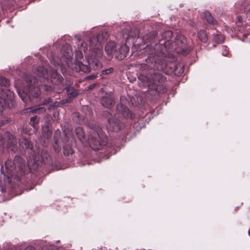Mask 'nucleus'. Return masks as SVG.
Returning <instances> with one entry per match:
<instances>
[{
	"label": "nucleus",
	"mask_w": 250,
	"mask_h": 250,
	"mask_svg": "<svg viewBox=\"0 0 250 250\" xmlns=\"http://www.w3.org/2000/svg\"><path fill=\"white\" fill-rule=\"evenodd\" d=\"M103 36L99 34L97 36H92L89 39V50L91 51V56L88 59V65L78 62L76 65L77 71L88 73L91 69L99 70L102 68V63L98 60L103 55Z\"/></svg>",
	"instance_id": "3"
},
{
	"label": "nucleus",
	"mask_w": 250,
	"mask_h": 250,
	"mask_svg": "<svg viewBox=\"0 0 250 250\" xmlns=\"http://www.w3.org/2000/svg\"><path fill=\"white\" fill-rule=\"evenodd\" d=\"M40 149L35 146V149L32 155H29V161L28 164L25 160L20 156H16L12 161L7 160L5 162L4 167H1V172L8 179L11 178L15 174L22 176L28 173L30 165H33L35 168L38 167L39 163H45L50 158L48 151L42 149L41 154Z\"/></svg>",
	"instance_id": "2"
},
{
	"label": "nucleus",
	"mask_w": 250,
	"mask_h": 250,
	"mask_svg": "<svg viewBox=\"0 0 250 250\" xmlns=\"http://www.w3.org/2000/svg\"><path fill=\"white\" fill-rule=\"evenodd\" d=\"M0 96V106L3 108L13 106L14 93L10 90L1 89Z\"/></svg>",
	"instance_id": "8"
},
{
	"label": "nucleus",
	"mask_w": 250,
	"mask_h": 250,
	"mask_svg": "<svg viewBox=\"0 0 250 250\" xmlns=\"http://www.w3.org/2000/svg\"><path fill=\"white\" fill-rule=\"evenodd\" d=\"M84 108L87 109V108H88V107L87 106H84Z\"/></svg>",
	"instance_id": "47"
},
{
	"label": "nucleus",
	"mask_w": 250,
	"mask_h": 250,
	"mask_svg": "<svg viewBox=\"0 0 250 250\" xmlns=\"http://www.w3.org/2000/svg\"><path fill=\"white\" fill-rule=\"evenodd\" d=\"M172 61H174V60H175V58H172Z\"/></svg>",
	"instance_id": "46"
},
{
	"label": "nucleus",
	"mask_w": 250,
	"mask_h": 250,
	"mask_svg": "<svg viewBox=\"0 0 250 250\" xmlns=\"http://www.w3.org/2000/svg\"><path fill=\"white\" fill-rule=\"evenodd\" d=\"M124 126V124L120 120L116 118H111L108 119V125L107 128L110 131L117 132Z\"/></svg>",
	"instance_id": "11"
},
{
	"label": "nucleus",
	"mask_w": 250,
	"mask_h": 250,
	"mask_svg": "<svg viewBox=\"0 0 250 250\" xmlns=\"http://www.w3.org/2000/svg\"><path fill=\"white\" fill-rule=\"evenodd\" d=\"M186 37L182 34H178L175 39V41L172 42L170 47H175V50L177 48L183 49L186 46Z\"/></svg>",
	"instance_id": "13"
},
{
	"label": "nucleus",
	"mask_w": 250,
	"mask_h": 250,
	"mask_svg": "<svg viewBox=\"0 0 250 250\" xmlns=\"http://www.w3.org/2000/svg\"><path fill=\"white\" fill-rule=\"evenodd\" d=\"M26 250H35V248L33 247L27 248Z\"/></svg>",
	"instance_id": "40"
},
{
	"label": "nucleus",
	"mask_w": 250,
	"mask_h": 250,
	"mask_svg": "<svg viewBox=\"0 0 250 250\" xmlns=\"http://www.w3.org/2000/svg\"><path fill=\"white\" fill-rule=\"evenodd\" d=\"M7 139V143L6 148L11 151L15 152L17 150V141L16 138L9 132H6L4 136L0 133V151L2 152L4 150L5 141Z\"/></svg>",
	"instance_id": "7"
},
{
	"label": "nucleus",
	"mask_w": 250,
	"mask_h": 250,
	"mask_svg": "<svg viewBox=\"0 0 250 250\" xmlns=\"http://www.w3.org/2000/svg\"><path fill=\"white\" fill-rule=\"evenodd\" d=\"M100 103L104 107L110 108L114 104V99L110 95L103 96L100 99Z\"/></svg>",
	"instance_id": "17"
},
{
	"label": "nucleus",
	"mask_w": 250,
	"mask_h": 250,
	"mask_svg": "<svg viewBox=\"0 0 250 250\" xmlns=\"http://www.w3.org/2000/svg\"><path fill=\"white\" fill-rule=\"evenodd\" d=\"M89 47V45L86 42H83L81 43V44H78V50L76 51V58L77 61L79 62V60H81L83 58V52L85 53L88 50V47Z\"/></svg>",
	"instance_id": "16"
},
{
	"label": "nucleus",
	"mask_w": 250,
	"mask_h": 250,
	"mask_svg": "<svg viewBox=\"0 0 250 250\" xmlns=\"http://www.w3.org/2000/svg\"><path fill=\"white\" fill-rule=\"evenodd\" d=\"M167 91V89L166 88H163V89H162V92L163 93H165Z\"/></svg>",
	"instance_id": "44"
},
{
	"label": "nucleus",
	"mask_w": 250,
	"mask_h": 250,
	"mask_svg": "<svg viewBox=\"0 0 250 250\" xmlns=\"http://www.w3.org/2000/svg\"><path fill=\"white\" fill-rule=\"evenodd\" d=\"M19 145L22 149L24 150L25 153H27L26 159L28 162L29 161V155L33 154L35 149V147H34L31 142L25 137H21L19 140Z\"/></svg>",
	"instance_id": "9"
},
{
	"label": "nucleus",
	"mask_w": 250,
	"mask_h": 250,
	"mask_svg": "<svg viewBox=\"0 0 250 250\" xmlns=\"http://www.w3.org/2000/svg\"><path fill=\"white\" fill-rule=\"evenodd\" d=\"M204 14L205 18L209 24L212 25H215L217 24V21L213 18L210 13L208 11L205 12Z\"/></svg>",
	"instance_id": "27"
},
{
	"label": "nucleus",
	"mask_w": 250,
	"mask_h": 250,
	"mask_svg": "<svg viewBox=\"0 0 250 250\" xmlns=\"http://www.w3.org/2000/svg\"><path fill=\"white\" fill-rule=\"evenodd\" d=\"M128 36L129 37H130L131 36L132 38H136V37H138V32H137L136 33H135L134 34V35H131V32L129 33L128 34Z\"/></svg>",
	"instance_id": "37"
},
{
	"label": "nucleus",
	"mask_w": 250,
	"mask_h": 250,
	"mask_svg": "<svg viewBox=\"0 0 250 250\" xmlns=\"http://www.w3.org/2000/svg\"><path fill=\"white\" fill-rule=\"evenodd\" d=\"M117 114H121L126 119L132 120L135 115L123 104H118L116 106Z\"/></svg>",
	"instance_id": "10"
},
{
	"label": "nucleus",
	"mask_w": 250,
	"mask_h": 250,
	"mask_svg": "<svg viewBox=\"0 0 250 250\" xmlns=\"http://www.w3.org/2000/svg\"><path fill=\"white\" fill-rule=\"evenodd\" d=\"M157 35L158 33L157 31H151L143 37V42H144V43H150L149 44H147L146 46L148 45H152V48H155V44L157 43H155V42L156 41Z\"/></svg>",
	"instance_id": "12"
},
{
	"label": "nucleus",
	"mask_w": 250,
	"mask_h": 250,
	"mask_svg": "<svg viewBox=\"0 0 250 250\" xmlns=\"http://www.w3.org/2000/svg\"><path fill=\"white\" fill-rule=\"evenodd\" d=\"M36 73L38 77L43 79L48 78V74L47 70L42 66L37 67Z\"/></svg>",
	"instance_id": "23"
},
{
	"label": "nucleus",
	"mask_w": 250,
	"mask_h": 250,
	"mask_svg": "<svg viewBox=\"0 0 250 250\" xmlns=\"http://www.w3.org/2000/svg\"><path fill=\"white\" fill-rule=\"evenodd\" d=\"M146 59V63L138 64V67L141 71L138 77L139 79L144 82L149 83H163L167 81V78L162 73L155 72L153 69L164 71L165 73H168L166 70L167 67L170 68V72L174 73L176 75H180L184 71V67L180 64H173V66H169L167 58H163L158 55V56L147 55Z\"/></svg>",
	"instance_id": "1"
},
{
	"label": "nucleus",
	"mask_w": 250,
	"mask_h": 250,
	"mask_svg": "<svg viewBox=\"0 0 250 250\" xmlns=\"http://www.w3.org/2000/svg\"><path fill=\"white\" fill-rule=\"evenodd\" d=\"M67 102H68V100H67V99L65 100V102H64V100H62V104H64V103H67Z\"/></svg>",
	"instance_id": "43"
},
{
	"label": "nucleus",
	"mask_w": 250,
	"mask_h": 250,
	"mask_svg": "<svg viewBox=\"0 0 250 250\" xmlns=\"http://www.w3.org/2000/svg\"><path fill=\"white\" fill-rule=\"evenodd\" d=\"M224 50L222 52V55L224 56H227L229 54V51L225 47H223Z\"/></svg>",
	"instance_id": "36"
},
{
	"label": "nucleus",
	"mask_w": 250,
	"mask_h": 250,
	"mask_svg": "<svg viewBox=\"0 0 250 250\" xmlns=\"http://www.w3.org/2000/svg\"><path fill=\"white\" fill-rule=\"evenodd\" d=\"M63 78L56 70H53L51 75V83L55 85H60L62 83Z\"/></svg>",
	"instance_id": "18"
},
{
	"label": "nucleus",
	"mask_w": 250,
	"mask_h": 250,
	"mask_svg": "<svg viewBox=\"0 0 250 250\" xmlns=\"http://www.w3.org/2000/svg\"><path fill=\"white\" fill-rule=\"evenodd\" d=\"M238 20H239V21H241V20H242V18H240V17H239V18H238Z\"/></svg>",
	"instance_id": "45"
},
{
	"label": "nucleus",
	"mask_w": 250,
	"mask_h": 250,
	"mask_svg": "<svg viewBox=\"0 0 250 250\" xmlns=\"http://www.w3.org/2000/svg\"><path fill=\"white\" fill-rule=\"evenodd\" d=\"M10 82L6 78L1 76L0 77V85L2 86H8L9 85Z\"/></svg>",
	"instance_id": "30"
},
{
	"label": "nucleus",
	"mask_w": 250,
	"mask_h": 250,
	"mask_svg": "<svg viewBox=\"0 0 250 250\" xmlns=\"http://www.w3.org/2000/svg\"><path fill=\"white\" fill-rule=\"evenodd\" d=\"M75 133L77 136L79 140L83 143L85 144L87 143V137L85 135V132L81 127H77L75 130Z\"/></svg>",
	"instance_id": "19"
},
{
	"label": "nucleus",
	"mask_w": 250,
	"mask_h": 250,
	"mask_svg": "<svg viewBox=\"0 0 250 250\" xmlns=\"http://www.w3.org/2000/svg\"><path fill=\"white\" fill-rule=\"evenodd\" d=\"M27 111L33 114H42L46 112V108L39 105H35L26 109Z\"/></svg>",
	"instance_id": "21"
},
{
	"label": "nucleus",
	"mask_w": 250,
	"mask_h": 250,
	"mask_svg": "<svg viewBox=\"0 0 250 250\" xmlns=\"http://www.w3.org/2000/svg\"><path fill=\"white\" fill-rule=\"evenodd\" d=\"M65 138H67L68 140L63 146V154L64 155L68 156L74 152L72 148V144L75 143V139L72 136L70 137L66 136Z\"/></svg>",
	"instance_id": "15"
},
{
	"label": "nucleus",
	"mask_w": 250,
	"mask_h": 250,
	"mask_svg": "<svg viewBox=\"0 0 250 250\" xmlns=\"http://www.w3.org/2000/svg\"><path fill=\"white\" fill-rule=\"evenodd\" d=\"M40 121V118L37 115H34L30 118L29 124L34 129L37 131L39 129V124Z\"/></svg>",
	"instance_id": "24"
},
{
	"label": "nucleus",
	"mask_w": 250,
	"mask_h": 250,
	"mask_svg": "<svg viewBox=\"0 0 250 250\" xmlns=\"http://www.w3.org/2000/svg\"><path fill=\"white\" fill-rule=\"evenodd\" d=\"M62 51L64 52L63 55L66 56L67 59H69L72 56V50L68 45L63 46L62 48Z\"/></svg>",
	"instance_id": "28"
},
{
	"label": "nucleus",
	"mask_w": 250,
	"mask_h": 250,
	"mask_svg": "<svg viewBox=\"0 0 250 250\" xmlns=\"http://www.w3.org/2000/svg\"><path fill=\"white\" fill-rule=\"evenodd\" d=\"M114 71L113 67H109L107 69L103 70L102 71V75H108L112 73Z\"/></svg>",
	"instance_id": "33"
},
{
	"label": "nucleus",
	"mask_w": 250,
	"mask_h": 250,
	"mask_svg": "<svg viewBox=\"0 0 250 250\" xmlns=\"http://www.w3.org/2000/svg\"><path fill=\"white\" fill-rule=\"evenodd\" d=\"M98 76L97 74H91V75H89V76L86 77L85 78V79L86 80H94L95 79H96V78H97Z\"/></svg>",
	"instance_id": "34"
},
{
	"label": "nucleus",
	"mask_w": 250,
	"mask_h": 250,
	"mask_svg": "<svg viewBox=\"0 0 250 250\" xmlns=\"http://www.w3.org/2000/svg\"><path fill=\"white\" fill-rule=\"evenodd\" d=\"M90 127L93 132L87 140L88 144L94 150H100L107 144V137L102 129L96 125H91Z\"/></svg>",
	"instance_id": "5"
},
{
	"label": "nucleus",
	"mask_w": 250,
	"mask_h": 250,
	"mask_svg": "<svg viewBox=\"0 0 250 250\" xmlns=\"http://www.w3.org/2000/svg\"><path fill=\"white\" fill-rule=\"evenodd\" d=\"M129 51V48L126 44L122 45L115 51V57L118 60H122L126 57Z\"/></svg>",
	"instance_id": "14"
},
{
	"label": "nucleus",
	"mask_w": 250,
	"mask_h": 250,
	"mask_svg": "<svg viewBox=\"0 0 250 250\" xmlns=\"http://www.w3.org/2000/svg\"><path fill=\"white\" fill-rule=\"evenodd\" d=\"M173 36V33L170 30L166 31L161 35V39L159 40L158 44H155V48H152V45H148L143 50V53L146 55H151L158 56V55L163 58H167V56H170V53L175 50V47H170L172 42L170 39Z\"/></svg>",
	"instance_id": "4"
},
{
	"label": "nucleus",
	"mask_w": 250,
	"mask_h": 250,
	"mask_svg": "<svg viewBox=\"0 0 250 250\" xmlns=\"http://www.w3.org/2000/svg\"><path fill=\"white\" fill-rule=\"evenodd\" d=\"M94 87V85H93V84H91V85H90L89 86L88 89H90V90H91V89H92L93 88V87Z\"/></svg>",
	"instance_id": "41"
},
{
	"label": "nucleus",
	"mask_w": 250,
	"mask_h": 250,
	"mask_svg": "<svg viewBox=\"0 0 250 250\" xmlns=\"http://www.w3.org/2000/svg\"><path fill=\"white\" fill-rule=\"evenodd\" d=\"M44 87L46 90H49V88H50V87H49L47 85H44Z\"/></svg>",
	"instance_id": "42"
},
{
	"label": "nucleus",
	"mask_w": 250,
	"mask_h": 250,
	"mask_svg": "<svg viewBox=\"0 0 250 250\" xmlns=\"http://www.w3.org/2000/svg\"><path fill=\"white\" fill-rule=\"evenodd\" d=\"M117 48L116 43L114 42H109L104 47L105 52L108 55H115Z\"/></svg>",
	"instance_id": "20"
},
{
	"label": "nucleus",
	"mask_w": 250,
	"mask_h": 250,
	"mask_svg": "<svg viewBox=\"0 0 250 250\" xmlns=\"http://www.w3.org/2000/svg\"><path fill=\"white\" fill-rule=\"evenodd\" d=\"M74 116H77L78 120L77 121V122L80 124H83L84 123V118L83 115H81L79 113L75 112L74 114Z\"/></svg>",
	"instance_id": "32"
},
{
	"label": "nucleus",
	"mask_w": 250,
	"mask_h": 250,
	"mask_svg": "<svg viewBox=\"0 0 250 250\" xmlns=\"http://www.w3.org/2000/svg\"><path fill=\"white\" fill-rule=\"evenodd\" d=\"M199 39L203 42L206 43L208 41V36L204 30H200L197 33Z\"/></svg>",
	"instance_id": "26"
},
{
	"label": "nucleus",
	"mask_w": 250,
	"mask_h": 250,
	"mask_svg": "<svg viewBox=\"0 0 250 250\" xmlns=\"http://www.w3.org/2000/svg\"><path fill=\"white\" fill-rule=\"evenodd\" d=\"M246 14L247 17H249L250 18V9L247 11Z\"/></svg>",
	"instance_id": "39"
},
{
	"label": "nucleus",
	"mask_w": 250,
	"mask_h": 250,
	"mask_svg": "<svg viewBox=\"0 0 250 250\" xmlns=\"http://www.w3.org/2000/svg\"><path fill=\"white\" fill-rule=\"evenodd\" d=\"M52 102H53V99L51 98H47L43 101V104H48L52 103Z\"/></svg>",
	"instance_id": "35"
},
{
	"label": "nucleus",
	"mask_w": 250,
	"mask_h": 250,
	"mask_svg": "<svg viewBox=\"0 0 250 250\" xmlns=\"http://www.w3.org/2000/svg\"><path fill=\"white\" fill-rule=\"evenodd\" d=\"M26 81L27 83V92L18 91L19 96L24 102H27V99L32 102L33 98H38L41 95V90L36 83L37 79L32 76H27Z\"/></svg>",
	"instance_id": "6"
},
{
	"label": "nucleus",
	"mask_w": 250,
	"mask_h": 250,
	"mask_svg": "<svg viewBox=\"0 0 250 250\" xmlns=\"http://www.w3.org/2000/svg\"><path fill=\"white\" fill-rule=\"evenodd\" d=\"M62 89H65L69 99H73L78 95V91L73 87L67 86L62 88Z\"/></svg>",
	"instance_id": "22"
},
{
	"label": "nucleus",
	"mask_w": 250,
	"mask_h": 250,
	"mask_svg": "<svg viewBox=\"0 0 250 250\" xmlns=\"http://www.w3.org/2000/svg\"><path fill=\"white\" fill-rule=\"evenodd\" d=\"M183 55H187L189 53V50L188 49V50H183Z\"/></svg>",
	"instance_id": "38"
},
{
	"label": "nucleus",
	"mask_w": 250,
	"mask_h": 250,
	"mask_svg": "<svg viewBox=\"0 0 250 250\" xmlns=\"http://www.w3.org/2000/svg\"><path fill=\"white\" fill-rule=\"evenodd\" d=\"M214 41L217 43H221L225 40L224 36L222 34H216L214 36Z\"/></svg>",
	"instance_id": "29"
},
{
	"label": "nucleus",
	"mask_w": 250,
	"mask_h": 250,
	"mask_svg": "<svg viewBox=\"0 0 250 250\" xmlns=\"http://www.w3.org/2000/svg\"><path fill=\"white\" fill-rule=\"evenodd\" d=\"M42 131L43 135L45 137L49 138L51 136L52 131L51 126L49 123H47L45 125L42 127Z\"/></svg>",
	"instance_id": "25"
},
{
	"label": "nucleus",
	"mask_w": 250,
	"mask_h": 250,
	"mask_svg": "<svg viewBox=\"0 0 250 250\" xmlns=\"http://www.w3.org/2000/svg\"><path fill=\"white\" fill-rule=\"evenodd\" d=\"M54 140L55 143L53 145V148L56 152H59L61 149V147L59 145V140L56 139L55 136L54 137Z\"/></svg>",
	"instance_id": "31"
}]
</instances>
